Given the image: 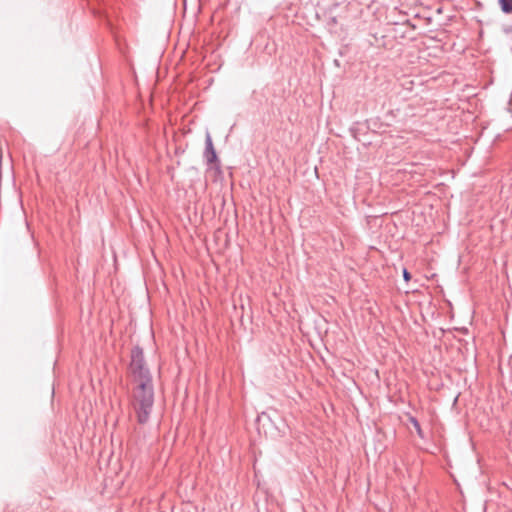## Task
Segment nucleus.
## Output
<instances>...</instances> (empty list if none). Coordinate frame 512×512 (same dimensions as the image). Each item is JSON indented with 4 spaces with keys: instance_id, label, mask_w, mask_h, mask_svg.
Segmentation results:
<instances>
[{
    "instance_id": "obj_1",
    "label": "nucleus",
    "mask_w": 512,
    "mask_h": 512,
    "mask_svg": "<svg viewBox=\"0 0 512 512\" xmlns=\"http://www.w3.org/2000/svg\"><path fill=\"white\" fill-rule=\"evenodd\" d=\"M133 390V409L136 413L137 422L146 424L150 418L154 405V388L152 379L150 381H137Z\"/></svg>"
},
{
    "instance_id": "obj_2",
    "label": "nucleus",
    "mask_w": 512,
    "mask_h": 512,
    "mask_svg": "<svg viewBox=\"0 0 512 512\" xmlns=\"http://www.w3.org/2000/svg\"><path fill=\"white\" fill-rule=\"evenodd\" d=\"M130 369L133 374L135 382L137 381H150L152 376L149 369L145 365L144 353L139 346L131 350V363Z\"/></svg>"
},
{
    "instance_id": "obj_3",
    "label": "nucleus",
    "mask_w": 512,
    "mask_h": 512,
    "mask_svg": "<svg viewBox=\"0 0 512 512\" xmlns=\"http://www.w3.org/2000/svg\"><path fill=\"white\" fill-rule=\"evenodd\" d=\"M204 158L206 160L207 165L210 167L219 168V160L213 145L212 137L209 132L206 133L205 136V149H204Z\"/></svg>"
},
{
    "instance_id": "obj_4",
    "label": "nucleus",
    "mask_w": 512,
    "mask_h": 512,
    "mask_svg": "<svg viewBox=\"0 0 512 512\" xmlns=\"http://www.w3.org/2000/svg\"><path fill=\"white\" fill-rule=\"evenodd\" d=\"M409 422L413 425V427L415 428L416 430V433L417 435L421 438V439H424L425 436H424V433H423V430L420 426V423L419 421L413 417V416H409Z\"/></svg>"
},
{
    "instance_id": "obj_5",
    "label": "nucleus",
    "mask_w": 512,
    "mask_h": 512,
    "mask_svg": "<svg viewBox=\"0 0 512 512\" xmlns=\"http://www.w3.org/2000/svg\"><path fill=\"white\" fill-rule=\"evenodd\" d=\"M499 5L505 14L512 13V0H499Z\"/></svg>"
},
{
    "instance_id": "obj_6",
    "label": "nucleus",
    "mask_w": 512,
    "mask_h": 512,
    "mask_svg": "<svg viewBox=\"0 0 512 512\" xmlns=\"http://www.w3.org/2000/svg\"><path fill=\"white\" fill-rule=\"evenodd\" d=\"M403 278L405 281H409L411 278V275L406 268L403 269Z\"/></svg>"
}]
</instances>
